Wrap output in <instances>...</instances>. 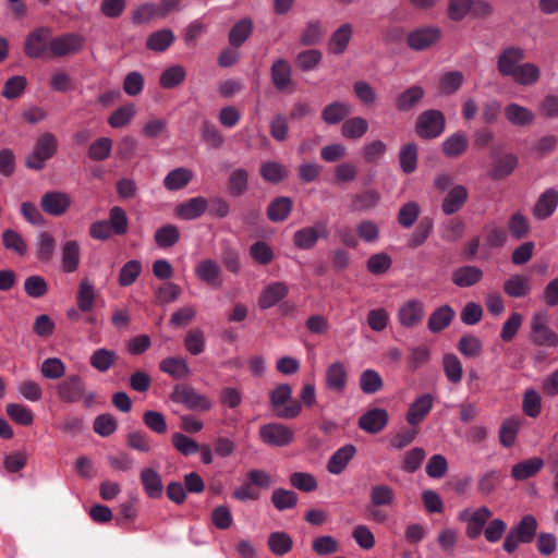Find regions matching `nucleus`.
Segmentation results:
<instances>
[{
    "label": "nucleus",
    "instance_id": "f257e3e1",
    "mask_svg": "<svg viewBox=\"0 0 558 558\" xmlns=\"http://www.w3.org/2000/svg\"><path fill=\"white\" fill-rule=\"evenodd\" d=\"M57 396L61 402L75 403L82 401L85 407L95 402V393L86 391V385L80 375L73 374L60 381L56 388Z\"/></svg>",
    "mask_w": 558,
    "mask_h": 558
},
{
    "label": "nucleus",
    "instance_id": "f03ea898",
    "mask_svg": "<svg viewBox=\"0 0 558 558\" xmlns=\"http://www.w3.org/2000/svg\"><path fill=\"white\" fill-rule=\"evenodd\" d=\"M537 527L538 523L534 515L526 514L522 517L519 523L506 535L502 548L508 554H512L521 543H531L535 537Z\"/></svg>",
    "mask_w": 558,
    "mask_h": 558
},
{
    "label": "nucleus",
    "instance_id": "7ed1b4c3",
    "mask_svg": "<svg viewBox=\"0 0 558 558\" xmlns=\"http://www.w3.org/2000/svg\"><path fill=\"white\" fill-rule=\"evenodd\" d=\"M530 340L536 347L557 348L558 333L549 326L545 311L535 312L530 320Z\"/></svg>",
    "mask_w": 558,
    "mask_h": 558
},
{
    "label": "nucleus",
    "instance_id": "20e7f679",
    "mask_svg": "<svg viewBox=\"0 0 558 558\" xmlns=\"http://www.w3.org/2000/svg\"><path fill=\"white\" fill-rule=\"evenodd\" d=\"M57 149V137L50 132L43 133L37 137L33 150L27 155L25 166L33 170L44 169L46 161L56 155Z\"/></svg>",
    "mask_w": 558,
    "mask_h": 558
},
{
    "label": "nucleus",
    "instance_id": "39448f33",
    "mask_svg": "<svg viewBox=\"0 0 558 558\" xmlns=\"http://www.w3.org/2000/svg\"><path fill=\"white\" fill-rule=\"evenodd\" d=\"M291 395L292 388L288 384H281L270 392V403L278 417L293 418L301 413V402L296 400L290 401Z\"/></svg>",
    "mask_w": 558,
    "mask_h": 558
},
{
    "label": "nucleus",
    "instance_id": "423d86ee",
    "mask_svg": "<svg viewBox=\"0 0 558 558\" xmlns=\"http://www.w3.org/2000/svg\"><path fill=\"white\" fill-rule=\"evenodd\" d=\"M492 517L493 511L486 506L477 509L465 508L458 514L459 521L465 524V535L470 539H476L481 535Z\"/></svg>",
    "mask_w": 558,
    "mask_h": 558
},
{
    "label": "nucleus",
    "instance_id": "0eeeda50",
    "mask_svg": "<svg viewBox=\"0 0 558 558\" xmlns=\"http://www.w3.org/2000/svg\"><path fill=\"white\" fill-rule=\"evenodd\" d=\"M52 39L51 29L39 27L31 32L24 43V52L27 57L34 59H48L50 43Z\"/></svg>",
    "mask_w": 558,
    "mask_h": 558
},
{
    "label": "nucleus",
    "instance_id": "6e6552de",
    "mask_svg": "<svg viewBox=\"0 0 558 558\" xmlns=\"http://www.w3.org/2000/svg\"><path fill=\"white\" fill-rule=\"evenodd\" d=\"M445 130V116L439 110L430 109L418 114L415 132L422 138H434Z\"/></svg>",
    "mask_w": 558,
    "mask_h": 558
},
{
    "label": "nucleus",
    "instance_id": "1a4fd4ad",
    "mask_svg": "<svg viewBox=\"0 0 558 558\" xmlns=\"http://www.w3.org/2000/svg\"><path fill=\"white\" fill-rule=\"evenodd\" d=\"M524 59V48L515 45L506 46L497 56L496 69L500 76L510 78Z\"/></svg>",
    "mask_w": 558,
    "mask_h": 558
},
{
    "label": "nucleus",
    "instance_id": "9d476101",
    "mask_svg": "<svg viewBox=\"0 0 558 558\" xmlns=\"http://www.w3.org/2000/svg\"><path fill=\"white\" fill-rule=\"evenodd\" d=\"M171 399L173 402L182 403L194 411L206 412L213 407L211 401L205 395L197 392L190 386H177L171 393Z\"/></svg>",
    "mask_w": 558,
    "mask_h": 558
},
{
    "label": "nucleus",
    "instance_id": "9b49d317",
    "mask_svg": "<svg viewBox=\"0 0 558 558\" xmlns=\"http://www.w3.org/2000/svg\"><path fill=\"white\" fill-rule=\"evenodd\" d=\"M85 38L82 35L70 33L61 36L52 37L50 43V58H62L75 54L82 50Z\"/></svg>",
    "mask_w": 558,
    "mask_h": 558
},
{
    "label": "nucleus",
    "instance_id": "f8f14e48",
    "mask_svg": "<svg viewBox=\"0 0 558 558\" xmlns=\"http://www.w3.org/2000/svg\"><path fill=\"white\" fill-rule=\"evenodd\" d=\"M258 434L264 444L274 447H284L294 440L293 429L280 423L265 424Z\"/></svg>",
    "mask_w": 558,
    "mask_h": 558
},
{
    "label": "nucleus",
    "instance_id": "ddd939ff",
    "mask_svg": "<svg viewBox=\"0 0 558 558\" xmlns=\"http://www.w3.org/2000/svg\"><path fill=\"white\" fill-rule=\"evenodd\" d=\"M329 230L326 221H316L313 226L298 230L293 235V242L301 250L312 248L318 239H327Z\"/></svg>",
    "mask_w": 558,
    "mask_h": 558
},
{
    "label": "nucleus",
    "instance_id": "4468645a",
    "mask_svg": "<svg viewBox=\"0 0 558 558\" xmlns=\"http://www.w3.org/2000/svg\"><path fill=\"white\" fill-rule=\"evenodd\" d=\"M441 36L442 32L437 26L421 27L408 35L407 44L413 50H425L436 45Z\"/></svg>",
    "mask_w": 558,
    "mask_h": 558
},
{
    "label": "nucleus",
    "instance_id": "2eb2a0df",
    "mask_svg": "<svg viewBox=\"0 0 558 558\" xmlns=\"http://www.w3.org/2000/svg\"><path fill=\"white\" fill-rule=\"evenodd\" d=\"M353 25L351 23L340 24L327 40V51L332 56H342L349 48L353 38Z\"/></svg>",
    "mask_w": 558,
    "mask_h": 558
},
{
    "label": "nucleus",
    "instance_id": "dca6fc26",
    "mask_svg": "<svg viewBox=\"0 0 558 558\" xmlns=\"http://www.w3.org/2000/svg\"><path fill=\"white\" fill-rule=\"evenodd\" d=\"M71 197L68 193L61 191H50L40 198L41 209L54 217L64 215L71 207Z\"/></svg>",
    "mask_w": 558,
    "mask_h": 558
},
{
    "label": "nucleus",
    "instance_id": "f3484780",
    "mask_svg": "<svg viewBox=\"0 0 558 558\" xmlns=\"http://www.w3.org/2000/svg\"><path fill=\"white\" fill-rule=\"evenodd\" d=\"M324 381L328 390L342 395L348 384V369L344 363L336 361L329 364L325 371Z\"/></svg>",
    "mask_w": 558,
    "mask_h": 558
},
{
    "label": "nucleus",
    "instance_id": "a211bd4d",
    "mask_svg": "<svg viewBox=\"0 0 558 558\" xmlns=\"http://www.w3.org/2000/svg\"><path fill=\"white\" fill-rule=\"evenodd\" d=\"M434 398L429 393L417 397L410 405L405 414V421L410 426L420 425L430 412Z\"/></svg>",
    "mask_w": 558,
    "mask_h": 558
},
{
    "label": "nucleus",
    "instance_id": "6ab92c4d",
    "mask_svg": "<svg viewBox=\"0 0 558 558\" xmlns=\"http://www.w3.org/2000/svg\"><path fill=\"white\" fill-rule=\"evenodd\" d=\"M387 423L388 412L380 408L371 409L359 418V427L368 434L381 432Z\"/></svg>",
    "mask_w": 558,
    "mask_h": 558
},
{
    "label": "nucleus",
    "instance_id": "aec40b11",
    "mask_svg": "<svg viewBox=\"0 0 558 558\" xmlns=\"http://www.w3.org/2000/svg\"><path fill=\"white\" fill-rule=\"evenodd\" d=\"M558 206V191L555 189L545 190L535 202L532 214L538 220L549 218Z\"/></svg>",
    "mask_w": 558,
    "mask_h": 558
},
{
    "label": "nucleus",
    "instance_id": "412c9836",
    "mask_svg": "<svg viewBox=\"0 0 558 558\" xmlns=\"http://www.w3.org/2000/svg\"><path fill=\"white\" fill-rule=\"evenodd\" d=\"M424 316V304L413 299L401 305L398 312V319L403 327L412 328L418 325Z\"/></svg>",
    "mask_w": 558,
    "mask_h": 558
},
{
    "label": "nucleus",
    "instance_id": "4be33fe9",
    "mask_svg": "<svg viewBox=\"0 0 558 558\" xmlns=\"http://www.w3.org/2000/svg\"><path fill=\"white\" fill-rule=\"evenodd\" d=\"M208 208V201L203 196L192 197L174 208V215L182 220H193L201 217Z\"/></svg>",
    "mask_w": 558,
    "mask_h": 558
},
{
    "label": "nucleus",
    "instance_id": "5701e85b",
    "mask_svg": "<svg viewBox=\"0 0 558 558\" xmlns=\"http://www.w3.org/2000/svg\"><path fill=\"white\" fill-rule=\"evenodd\" d=\"M289 293V287L287 283L277 281L268 284L262 291L258 305L262 310H267L278 304Z\"/></svg>",
    "mask_w": 558,
    "mask_h": 558
},
{
    "label": "nucleus",
    "instance_id": "b1692460",
    "mask_svg": "<svg viewBox=\"0 0 558 558\" xmlns=\"http://www.w3.org/2000/svg\"><path fill=\"white\" fill-rule=\"evenodd\" d=\"M274 86L278 90H287L292 86V68L284 59H277L270 68Z\"/></svg>",
    "mask_w": 558,
    "mask_h": 558
},
{
    "label": "nucleus",
    "instance_id": "393cba45",
    "mask_svg": "<svg viewBox=\"0 0 558 558\" xmlns=\"http://www.w3.org/2000/svg\"><path fill=\"white\" fill-rule=\"evenodd\" d=\"M542 76L541 68L533 62H522L510 77L519 86H533Z\"/></svg>",
    "mask_w": 558,
    "mask_h": 558
},
{
    "label": "nucleus",
    "instance_id": "a878e982",
    "mask_svg": "<svg viewBox=\"0 0 558 558\" xmlns=\"http://www.w3.org/2000/svg\"><path fill=\"white\" fill-rule=\"evenodd\" d=\"M355 453L356 448L351 444L339 448L328 460L327 471L333 475L342 473Z\"/></svg>",
    "mask_w": 558,
    "mask_h": 558
},
{
    "label": "nucleus",
    "instance_id": "bb28decb",
    "mask_svg": "<svg viewBox=\"0 0 558 558\" xmlns=\"http://www.w3.org/2000/svg\"><path fill=\"white\" fill-rule=\"evenodd\" d=\"M502 289L510 298H525L531 292V280L526 276L515 274L505 280Z\"/></svg>",
    "mask_w": 558,
    "mask_h": 558
},
{
    "label": "nucleus",
    "instance_id": "cd10ccee",
    "mask_svg": "<svg viewBox=\"0 0 558 558\" xmlns=\"http://www.w3.org/2000/svg\"><path fill=\"white\" fill-rule=\"evenodd\" d=\"M424 96L425 90L422 86H410L396 98V109L400 112L410 111L421 102Z\"/></svg>",
    "mask_w": 558,
    "mask_h": 558
},
{
    "label": "nucleus",
    "instance_id": "c85d7f7f",
    "mask_svg": "<svg viewBox=\"0 0 558 558\" xmlns=\"http://www.w3.org/2000/svg\"><path fill=\"white\" fill-rule=\"evenodd\" d=\"M196 277L210 286L220 284L221 267L219 264L210 258L201 260L195 267Z\"/></svg>",
    "mask_w": 558,
    "mask_h": 558
},
{
    "label": "nucleus",
    "instance_id": "c756f323",
    "mask_svg": "<svg viewBox=\"0 0 558 558\" xmlns=\"http://www.w3.org/2000/svg\"><path fill=\"white\" fill-rule=\"evenodd\" d=\"M81 260L80 245L75 240L64 242L61 247V268L64 272H74Z\"/></svg>",
    "mask_w": 558,
    "mask_h": 558
},
{
    "label": "nucleus",
    "instance_id": "7c9ffc66",
    "mask_svg": "<svg viewBox=\"0 0 558 558\" xmlns=\"http://www.w3.org/2000/svg\"><path fill=\"white\" fill-rule=\"evenodd\" d=\"M469 196L468 189L463 185L453 186L445 196L441 209L446 215H452L460 210Z\"/></svg>",
    "mask_w": 558,
    "mask_h": 558
},
{
    "label": "nucleus",
    "instance_id": "2f4dec72",
    "mask_svg": "<svg viewBox=\"0 0 558 558\" xmlns=\"http://www.w3.org/2000/svg\"><path fill=\"white\" fill-rule=\"evenodd\" d=\"M483 278V271L476 266H462L453 270L452 282L460 288H469Z\"/></svg>",
    "mask_w": 558,
    "mask_h": 558
},
{
    "label": "nucleus",
    "instance_id": "473e14b6",
    "mask_svg": "<svg viewBox=\"0 0 558 558\" xmlns=\"http://www.w3.org/2000/svg\"><path fill=\"white\" fill-rule=\"evenodd\" d=\"M505 118L513 125L526 126L534 121V113L526 107L511 102L505 107Z\"/></svg>",
    "mask_w": 558,
    "mask_h": 558
},
{
    "label": "nucleus",
    "instance_id": "72a5a7b5",
    "mask_svg": "<svg viewBox=\"0 0 558 558\" xmlns=\"http://www.w3.org/2000/svg\"><path fill=\"white\" fill-rule=\"evenodd\" d=\"M141 483L145 493L150 498H159L163 490L160 475L151 468H144L140 474Z\"/></svg>",
    "mask_w": 558,
    "mask_h": 558
},
{
    "label": "nucleus",
    "instance_id": "f704fd0d",
    "mask_svg": "<svg viewBox=\"0 0 558 558\" xmlns=\"http://www.w3.org/2000/svg\"><path fill=\"white\" fill-rule=\"evenodd\" d=\"M396 494L392 487L387 484H375L369 490V504L372 507H392Z\"/></svg>",
    "mask_w": 558,
    "mask_h": 558
},
{
    "label": "nucleus",
    "instance_id": "c9c22d12",
    "mask_svg": "<svg viewBox=\"0 0 558 558\" xmlns=\"http://www.w3.org/2000/svg\"><path fill=\"white\" fill-rule=\"evenodd\" d=\"M159 368L161 372L170 375L175 379H182L191 374V369L183 357L170 356L160 361Z\"/></svg>",
    "mask_w": 558,
    "mask_h": 558
},
{
    "label": "nucleus",
    "instance_id": "e433bc0d",
    "mask_svg": "<svg viewBox=\"0 0 558 558\" xmlns=\"http://www.w3.org/2000/svg\"><path fill=\"white\" fill-rule=\"evenodd\" d=\"M521 423L522 420L518 416L508 417L501 423L498 438L504 447L509 448L514 445Z\"/></svg>",
    "mask_w": 558,
    "mask_h": 558
},
{
    "label": "nucleus",
    "instance_id": "4c0bfd02",
    "mask_svg": "<svg viewBox=\"0 0 558 558\" xmlns=\"http://www.w3.org/2000/svg\"><path fill=\"white\" fill-rule=\"evenodd\" d=\"M543 466V459L531 458L514 464L511 469V476L517 481H523L537 474Z\"/></svg>",
    "mask_w": 558,
    "mask_h": 558
},
{
    "label": "nucleus",
    "instance_id": "58836bf2",
    "mask_svg": "<svg viewBox=\"0 0 558 558\" xmlns=\"http://www.w3.org/2000/svg\"><path fill=\"white\" fill-rule=\"evenodd\" d=\"M193 172L187 168H175L163 179V185L168 191H178L185 187L193 179Z\"/></svg>",
    "mask_w": 558,
    "mask_h": 558
},
{
    "label": "nucleus",
    "instance_id": "ea45409f",
    "mask_svg": "<svg viewBox=\"0 0 558 558\" xmlns=\"http://www.w3.org/2000/svg\"><path fill=\"white\" fill-rule=\"evenodd\" d=\"M454 317V311L449 305H442L435 310L427 322L432 332H439L450 325Z\"/></svg>",
    "mask_w": 558,
    "mask_h": 558
},
{
    "label": "nucleus",
    "instance_id": "a19ab883",
    "mask_svg": "<svg viewBox=\"0 0 558 558\" xmlns=\"http://www.w3.org/2000/svg\"><path fill=\"white\" fill-rule=\"evenodd\" d=\"M351 112V106L343 101H333L322 110V119L326 124H337Z\"/></svg>",
    "mask_w": 558,
    "mask_h": 558
},
{
    "label": "nucleus",
    "instance_id": "79ce46f5",
    "mask_svg": "<svg viewBox=\"0 0 558 558\" xmlns=\"http://www.w3.org/2000/svg\"><path fill=\"white\" fill-rule=\"evenodd\" d=\"M248 187V172L244 168L234 169L228 178L227 191L231 196L243 195Z\"/></svg>",
    "mask_w": 558,
    "mask_h": 558
},
{
    "label": "nucleus",
    "instance_id": "37998d69",
    "mask_svg": "<svg viewBox=\"0 0 558 558\" xmlns=\"http://www.w3.org/2000/svg\"><path fill=\"white\" fill-rule=\"evenodd\" d=\"M160 19L157 12V4L145 2L132 10L131 21L136 26L148 25L153 21Z\"/></svg>",
    "mask_w": 558,
    "mask_h": 558
},
{
    "label": "nucleus",
    "instance_id": "c03bdc74",
    "mask_svg": "<svg viewBox=\"0 0 558 558\" xmlns=\"http://www.w3.org/2000/svg\"><path fill=\"white\" fill-rule=\"evenodd\" d=\"M253 32V22L251 19L245 17L240 20L236 24L232 26L229 32V44L233 48L241 47L245 40L251 36Z\"/></svg>",
    "mask_w": 558,
    "mask_h": 558
},
{
    "label": "nucleus",
    "instance_id": "a18cd8bd",
    "mask_svg": "<svg viewBox=\"0 0 558 558\" xmlns=\"http://www.w3.org/2000/svg\"><path fill=\"white\" fill-rule=\"evenodd\" d=\"M469 146V140L463 133H454L447 137L442 145V153L450 158H456L462 155Z\"/></svg>",
    "mask_w": 558,
    "mask_h": 558
},
{
    "label": "nucleus",
    "instance_id": "49530a36",
    "mask_svg": "<svg viewBox=\"0 0 558 558\" xmlns=\"http://www.w3.org/2000/svg\"><path fill=\"white\" fill-rule=\"evenodd\" d=\"M174 40V34L171 29L165 28L159 29L156 32H153L146 39V47L147 49L155 51V52H162L168 47L171 46V44Z\"/></svg>",
    "mask_w": 558,
    "mask_h": 558
},
{
    "label": "nucleus",
    "instance_id": "de8ad7c7",
    "mask_svg": "<svg viewBox=\"0 0 558 558\" xmlns=\"http://www.w3.org/2000/svg\"><path fill=\"white\" fill-rule=\"evenodd\" d=\"M109 227L113 234L124 235L129 230V219L125 210L120 206H113L109 210L108 219Z\"/></svg>",
    "mask_w": 558,
    "mask_h": 558
},
{
    "label": "nucleus",
    "instance_id": "09e8293b",
    "mask_svg": "<svg viewBox=\"0 0 558 558\" xmlns=\"http://www.w3.org/2000/svg\"><path fill=\"white\" fill-rule=\"evenodd\" d=\"M95 298L94 286L87 279L82 280L76 295V304L80 311L84 313L90 312L94 307Z\"/></svg>",
    "mask_w": 558,
    "mask_h": 558
},
{
    "label": "nucleus",
    "instance_id": "8fccbe9b",
    "mask_svg": "<svg viewBox=\"0 0 558 558\" xmlns=\"http://www.w3.org/2000/svg\"><path fill=\"white\" fill-rule=\"evenodd\" d=\"M324 36V26L320 21H308L300 35V41L303 46H314L318 44Z\"/></svg>",
    "mask_w": 558,
    "mask_h": 558
},
{
    "label": "nucleus",
    "instance_id": "3c124183",
    "mask_svg": "<svg viewBox=\"0 0 558 558\" xmlns=\"http://www.w3.org/2000/svg\"><path fill=\"white\" fill-rule=\"evenodd\" d=\"M368 130V123L366 119L362 117H354L344 121L341 126V134L348 140H355L366 134Z\"/></svg>",
    "mask_w": 558,
    "mask_h": 558
},
{
    "label": "nucleus",
    "instance_id": "603ef678",
    "mask_svg": "<svg viewBox=\"0 0 558 558\" xmlns=\"http://www.w3.org/2000/svg\"><path fill=\"white\" fill-rule=\"evenodd\" d=\"M136 108L129 104L116 109L108 118V123L113 129H121L131 123L135 117Z\"/></svg>",
    "mask_w": 558,
    "mask_h": 558
},
{
    "label": "nucleus",
    "instance_id": "864d4df0",
    "mask_svg": "<svg viewBox=\"0 0 558 558\" xmlns=\"http://www.w3.org/2000/svg\"><path fill=\"white\" fill-rule=\"evenodd\" d=\"M292 209V201L282 196L272 201L267 208V216L271 221H283Z\"/></svg>",
    "mask_w": 558,
    "mask_h": 558
},
{
    "label": "nucleus",
    "instance_id": "5fc2aeb1",
    "mask_svg": "<svg viewBox=\"0 0 558 558\" xmlns=\"http://www.w3.org/2000/svg\"><path fill=\"white\" fill-rule=\"evenodd\" d=\"M116 360L117 354L114 351L101 348L93 352L89 363L95 369L104 373L114 364Z\"/></svg>",
    "mask_w": 558,
    "mask_h": 558
},
{
    "label": "nucleus",
    "instance_id": "6e6d98bb",
    "mask_svg": "<svg viewBox=\"0 0 558 558\" xmlns=\"http://www.w3.org/2000/svg\"><path fill=\"white\" fill-rule=\"evenodd\" d=\"M507 228L510 235L515 240H522L530 233V223L525 216L520 211L510 216Z\"/></svg>",
    "mask_w": 558,
    "mask_h": 558
},
{
    "label": "nucleus",
    "instance_id": "4d7b16f0",
    "mask_svg": "<svg viewBox=\"0 0 558 558\" xmlns=\"http://www.w3.org/2000/svg\"><path fill=\"white\" fill-rule=\"evenodd\" d=\"M154 239L159 247L168 248L179 241L180 231L174 225H166L156 230Z\"/></svg>",
    "mask_w": 558,
    "mask_h": 558
},
{
    "label": "nucleus",
    "instance_id": "13d9d810",
    "mask_svg": "<svg viewBox=\"0 0 558 558\" xmlns=\"http://www.w3.org/2000/svg\"><path fill=\"white\" fill-rule=\"evenodd\" d=\"M185 350L192 355H198L205 351V333L199 328L191 329L186 332L184 340Z\"/></svg>",
    "mask_w": 558,
    "mask_h": 558
},
{
    "label": "nucleus",
    "instance_id": "bf43d9fd",
    "mask_svg": "<svg viewBox=\"0 0 558 558\" xmlns=\"http://www.w3.org/2000/svg\"><path fill=\"white\" fill-rule=\"evenodd\" d=\"M380 199L378 192L368 190L361 194H356L352 198L351 210L352 211H366L374 208Z\"/></svg>",
    "mask_w": 558,
    "mask_h": 558
},
{
    "label": "nucleus",
    "instance_id": "052dcab7",
    "mask_svg": "<svg viewBox=\"0 0 558 558\" xmlns=\"http://www.w3.org/2000/svg\"><path fill=\"white\" fill-rule=\"evenodd\" d=\"M3 246L17 254L24 256L27 253V244L23 236L12 229H7L2 233Z\"/></svg>",
    "mask_w": 558,
    "mask_h": 558
},
{
    "label": "nucleus",
    "instance_id": "680f3d73",
    "mask_svg": "<svg viewBox=\"0 0 558 558\" xmlns=\"http://www.w3.org/2000/svg\"><path fill=\"white\" fill-rule=\"evenodd\" d=\"M142 272V264L136 259L129 260L120 269L118 283L121 287L133 284Z\"/></svg>",
    "mask_w": 558,
    "mask_h": 558
},
{
    "label": "nucleus",
    "instance_id": "e2e57ef3",
    "mask_svg": "<svg viewBox=\"0 0 558 558\" xmlns=\"http://www.w3.org/2000/svg\"><path fill=\"white\" fill-rule=\"evenodd\" d=\"M184 78V68L182 65H172L161 73L159 84L162 88L170 89L179 86Z\"/></svg>",
    "mask_w": 558,
    "mask_h": 558
},
{
    "label": "nucleus",
    "instance_id": "0e129e2a",
    "mask_svg": "<svg viewBox=\"0 0 558 558\" xmlns=\"http://www.w3.org/2000/svg\"><path fill=\"white\" fill-rule=\"evenodd\" d=\"M399 161L404 173H412L417 166V146L413 143L402 146L399 154Z\"/></svg>",
    "mask_w": 558,
    "mask_h": 558
},
{
    "label": "nucleus",
    "instance_id": "69168bd1",
    "mask_svg": "<svg viewBox=\"0 0 558 558\" xmlns=\"http://www.w3.org/2000/svg\"><path fill=\"white\" fill-rule=\"evenodd\" d=\"M517 165L518 158L514 155H505L495 163L490 172V178L494 180L504 179L513 172V170L517 168Z\"/></svg>",
    "mask_w": 558,
    "mask_h": 558
},
{
    "label": "nucleus",
    "instance_id": "338daca9",
    "mask_svg": "<svg viewBox=\"0 0 558 558\" xmlns=\"http://www.w3.org/2000/svg\"><path fill=\"white\" fill-rule=\"evenodd\" d=\"M271 502L280 511L292 509L298 504V495L292 490L277 488L271 494Z\"/></svg>",
    "mask_w": 558,
    "mask_h": 558
},
{
    "label": "nucleus",
    "instance_id": "774afa93",
    "mask_svg": "<svg viewBox=\"0 0 558 558\" xmlns=\"http://www.w3.org/2000/svg\"><path fill=\"white\" fill-rule=\"evenodd\" d=\"M464 76L460 71L445 73L439 81V90L444 95L454 94L463 84Z\"/></svg>",
    "mask_w": 558,
    "mask_h": 558
}]
</instances>
